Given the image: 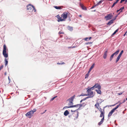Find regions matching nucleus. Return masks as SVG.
<instances>
[{"label":"nucleus","mask_w":127,"mask_h":127,"mask_svg":"<svg viewBox=\"0 0 127 127\" xmlns=\"http://www.w3.org/2000/svg\"><path fill=\"white\" fill-rule=\"evenodd\" d=\"M75 112H77V116L76 117V118H77L79 115V112L77 110V109L76 110H75Z\"/></svg>","instance_id":"7c9ffc66"},{"label":"nucleus","mask_w":127,"mask_h":127,"mask_svg":"<svg viewBox=\"0 0 127 127\" xmlns=\"http://www.w3.org/2000/svg\"><path fill=\"white\" fill-rule=\"evenodd\" d=\"M71 112H75V110H71Z\"/></svg>","instance_id":"338daca9"},{"label":"nucleus","mask_w":127,"mask_h":127,"mask_svg":"<svg viewBox=\"0 0 127 127\" xmlns=\"http://www.w3.org/2000/svg\"><path fill=\"white\" fill-rule=\"evenodd\" d=\"M78 105L79 106V107L80 108L82 107V103H80L78 104Z\"/></svg>","instance_id":"de8ad7c7"},{"label":"nucleus","mask_w":127,"mask_h":127,"mask_svg":"<svg viewBox=\"0 0 127 127\" xmlns=\"http://www.w3.org/2000/svg\"><path fill=\"white\" fill-rule=\"evenodd\" d=\"M68 20L69 21H71V18H70V17H69V19H68Z\"/></svg>","instance_id":"6e6d98bb"},{"label":"nucleus","mask_w":127,"mask_h":127,"mask_svg":"<svg viewBox=\"0 0 127 127\" xmlns=\"http://www.w3.org/2000/svg\"><path fill=\"white\" fill-rule=\"evenodd\" d=\"M78 104H77L76 105H71V108H73V107H78Z\"/></svg>","instance_id":"c85d7f7f"},{"label":"nucleus","mask_w":127,"mask_h":127,"mask_svg":"<svg viewBox=\"0 0 127 127\" xmlns=\"http://www.w3.org/2000/svg\"><path fill=\"white\" fill-rule=\"evenodd\" d=\"M99 85H100L98 84V83H96L91 88H87L88 89V91L89 92V91L93 90L95 88H97L98 87H97L98 86H99Z\"/></svg>","instance_id":"39448f33"},{"label":"nucleus","mask_w":127,"mask_h":127,"mask_svg":"<svg viewBox=\"0 0 127 127\" xmlns=\"http://www.w3.org/2000/svg\"><path fill=\"white\" fill-rule=\"evenodd\" d=\"M97 109L99 110V111L100 112L103 111H102V109L101 107H99V108H98V109Z\"/></svg>","instance_id":"49530a36"},{"label":"nucleus","mask_w":127,"mask_h":127,"mask_svg":"<svg viewBox=\"0 0 127 127\" xmlns=\"http://www.w3.org/2000/svg\"><path fill=\"white\" fill-rule=\"evenodd\" d=\"M79 5L82 9L84 10H87V8L84 6L81 2H80L79 3Z\"/></svg>","instance_id":"f8f14e48"},{"label":"nucleus","mask_w":127,"mask_h":127,"mask_svg":"<svg viewBox=\"0 0 127 127\" xmlns=\"http://www.w3.org/2000/svg\"><path fill=\"white\" fill-rule=\"evenodd\" d=\"M90 73H88H88H87L86 74L85 76V79L87 78L89 75V74Z\"/></svg>","instance_id":"bb28decb"},{"label":"nucleus","mask_w":127,"mask_h":127,"mask_svg":"<svg viewBox=\"0 0 127 127\" xmlns=\"http://www.w3.org/2000/svg\"><path fill=\"white\" fill-rule=\"evenodd\" d=\"M117 104H116V103L115 104H114L112 105L111 106H115Z\"/></svg>","instance_id":"e2e57ef3"},{"label":"nucleus","mask_w":127,"mask_h":127,"mask_svg":"<svg viewBox=\"0 0 127 127\" xmlns=\"http://www.w3.org/2000/svg\"><path fill=\"white\" fill-rule=\"evenodd\" d=\"M68 13L70 14L68 11L66 12H64L62 14L61 16L62 18H63V19L65 20V19L67 17Z\"/></svg>","instance_id":"20e7f679"},{"label":"nucleus","mask_w":127,"mask_h":127,"mask_svg":"<svg viewBox=\"0 0 127 127\" xmlns=\"http://www.w3.org/2000/svg\"><path fill=\"white\" fill-rule=\"evenodd\" d=\"M75 95H74L73 96H71L67 100L69 101H73V100L75 98Z\"/></svg>","instance_id":"ddd939ff"},{"label":"nucleus","mask_w":127,"mask_h":127,"mask_svg":"<svg viewBox=\"0 0 127 127\" xmlns=\"http://www.w3.org/2000/svg\"><path fill=\"white\" fill-rule=\"evenodd\" d=\"M123 93V92H121L120 93L118 94L119 95H122Z\"/></svg>","instance_id":"09e8293b"},{"label":"nucleus","mask_w":127,"mask_h":127,"mask_svg":"<svg viewBox=\"0 0 127 127\" xmlns=\"http://www.w3.org/2000/svg\"><path fill=\"white\" fill-rule=\"evenodd\" d=\"M87 92L88 93V94H87V96H92V95H93L94 93L93 91H89L88 92V90L87 91Z\"/></svg>","instance_id":"9b49d317"},{"label":"nucleus","mask_w":127,"mask_h":127,"mask_svg":"<svg viewBox=\"0 0 127 127\" xmlns=\"http://www.w3.org/2000/svg\"><path fill=\"white\" fill-rule=\"evenodd\" d=\"M124 1L122 0H121L120 1V3H122V2H123Z\"/></svg>","instance_id":"680f3d73"},{"label":"nucleus","mask_w":127,"mask_h":127,"mask_svg":"<svg viewBox=\"0 0 127 127\" xmlns=\"http://www.w3.org/2000/svg\"><path fill=\"white\" fill-rule=\"evenodd\" d=\"M33 114L31 110L27 112L25 114V115L27 117H28L29 118H31L33 116Z\"/></svg>","instance_id":"423d86ee"},{"label":"nucleus","mask_w":127,"mask_h":127,"mask_svg":"<svg viewBox=\"0 0 127 127\" xmlns=\"http://www.w3.org/2000/svg\"><path fill=\"white\" fill-rule=\"evenodd\" d=\"M83 39H84L85 41H88V37H86Z\"/></svg>","instance_id":"c03bdc74"},{"label":"nucleus","mask_w":127,"mask_h":127,"mask_svg":"<svg viewBox=\"0 0 127 127\" xmlns=\"http://www.w3.org/2000/svg\"><path fill=\"white\" fill-rule=\"evenodd\" d=\"M124 52V51L123 50H122L120 53L118 55V56L119 57H121L122 54Z\"/></svg>","instance_id":"c756f323"},{"label":"nucleus","mask_w":127,"mask_h":127,"mask_svg":"<svg viewBox=\"0 0 127 127\" xmlns=\"http://www.w3.org/2000/svg\"><path fill=\"white\" fill-rule=\"evenodd\" d=\"M119 30V29L118 28L111 35V36L110 37H111L112 36L114 35H115L116 32H118V30Z\"/></svg>","instance_id":"4be33fe9"},{"label":"nucleus","mask_w":127,"mask_h":127,"mask_svg":"<svg viewBox=\"0 0 127 127\" xmlns=\"http://www.w3.org/2000/svg\"><path fill=\"white\" fill-rule=\"evenodd\" d=\"M108 52V51L107 50L106 51L104 52V54H107V53Z\"/></svg>","instance_id":"5fc2aeb1"},{"label":"nucleus","mask_w":127,"mask_h":127,"mask_svg":"<svg viewBox=\"0 0 127 127\" xmlns=\"http://www.w3.org/2000/svg\"><path fill=\"white\" fill-rule=\"evenodd\" d=\"M27 10L30 12H32L33 10L34 12L36 11V9L31 4H29L27 6Z\"/></svg>","instance_id":"f03ea898"},{"label":"nucleus","mask_w":127,"mask_h":127,"mask_svg":"<svg viewBox=\"0 0 127 127\" xmlns=\"http://www.w3.org/2000/svg\"><path fill=\"white\" fill-rule=\"evenodd\" d=\"M119 105H118L117 106H116L114 108H113V109H114L115 110H116V109H117L120 106Z\"/></svg>","instance_id":"c9c22d12"},{"label":"nucleus","mask_w":127,"mask_h":127,"mask_svg":"<svg viewBox=\"0 0 127 127\" xmlns=\"http://www.w3.org/2000/svg\"><path fill=\"white\" fill-rule=\"evenodd\" d=\"M113 17V15L111 13L107 14L104 17V18L106 21H108L112 19Z\"/></svg>","instance_id":"7ed1b4c3"},{"label":"nucleus","mask_w":127,"mask_h":127,"mask_svg":"<svg viewBox=\"0 0 127 127\" xmlns=\"http://www.w3.org/2000/svg\"><path fill=\"white\" fill-rule=\"evenodd\" d=\"M95 106L97 109H98V107L99 106V103L97 102L95 105Z\"/></svg>","instance_id":"b1692460"},{"label":"nucleus","mask_w":127,"mask_h":127,"mask_svg":"<svg viewBox=\"0 0 127 127\" xmlns=\"http://www.w3.org/2000/svg\"><path fill=\"white\" fill-rule=\"evenodd\" d=\"M67 29L68 30L71 32L73 30V27H70L69 26H67Z\"/></svg>","instance_id":"412c9836"},{"label":"nucleus","mask_w":127,"mask_h":127,"mask_svg":"<svg viewBox=\"0 0 127 127\" xmlns=\"http://www.w3.org/2000/svg\"><path fill=\"white\" fill-rule=\"evenodd\" d=\"M107 54H104L103 55V58L104 59H105L107 57Z\"/></svg>","instance_id":"e433bc0d"},{"label":"nucleus","mask_w":127,"mask_h":127,"mask_svg":"<svg viewBox=\"0 0 127 127\" xmlns=\"http://www.w3.org/2000/svg\"><path fill=\"white\" fill-rule=\"evenodd\" d=\"M82 107H84L86 105V104L84 102H83L82 103Z\"/></svg>","instance_id":"a19ab883"},{"label":"nucleus","mask_w":127,"mask_h":127,"mask_svg":"<svg viewBox=\"0 0 127 127\" xmlns=\"http://www.w3.org/2000/svg\"><path fill=\"white\" fill-rule=\"evenodd\" d=\"M113 58H112V57H110V59H109V60H110V61H112V59Z\"/></svg>","instance_id":"3c124183"},{"label":"nucleus","mask_w":127,"mask_h":127,"mask_svg":"<svg viewBox=\"0 0 127 127\" xmlns=\"http://www.w3.org/2000/svg\"><path fill=\"white\" fill-rule=\"evenodd\" d=\"M124 8V6L121 7L119 9H118L117 10L116 12H118L119 11H120V12H122Z\"/></svg>","instance_id":"6ab92c4d"},{"label":"nucleus","mask_w":127,"mask_h":127,"mask_svg":"<svg viewBox=\"0 0 127 127\" xmlns=\"http://www.w3.org/2000/svg\"><path fill=\"white\" fill-rule=\"evenodd\" d=\"M92 38V37H88V41L90 40Z\"/></svg>","instance_id":"bf43d9fd"},{"label":"nucleus","mask_w":127,"mask_h":127,"mask_svg":"<svg viewBox=\"0 0 127 127\" xmlns=\"http://www.w3.org/2000/svg\"><path fill=\"white\" fill-rule=\"evenodd\" d=\"M59 34H64V33L62 32H61V31H60L59 32Z\"/></svg>","instance_id":"8fccbe9b"},{"label":"nucleus","mask_w":127,"mask_h":127,"mask_svg":"<svg viewBox=\"0 0 127 127\" xmlns=\"http://www.w3.org/2000/svg\"><path fill=\"white\" fill-rule=\"evenodd\" d=\"M92 42H89L87 43H85V44L87 45H91L92 43Z\"/></svg>","instance_id":"79ce46f5"},{"label":"nucleus","mask_w":127,"mask_h":127,"mask_svg":"<svg viewBox=\"0 0 127 127\" xmlns=\"http://www.w3.org/2000/svg\"><path fill=\"white\" fill-rule=\"evenodd\" d=\"M57 97V96H55L53 97H52V98H51L50 101H51L53 100H54L55 99V98Z\"/></svg>","instance_id":"58836bf2"},{"label":"nucleus","mask_w":127,"mask_h":127,"mask_svg":"<svg viewBox=\"0 0 127 127\" xmlns=\"http://www.w3.org/2000/svg\"><path fill=\"white\" fill-rule=\"evenodd\" d=\"M98 87L97 88L98 89V90L96 89L95 90V91L97 92L98 94L101 95V92L100 90L101 88V86L99 85V86H98L97 87Z\"/></svg>","instance_id":"6e6552de"},{"label":"nucleus","mask_w":127,"mask_h":127,"mask_svg":"<svg viewBox=\"0 0 127 127\" xmlns=\"http://www.w3.org/2000/svg\"><path fill=\"white\" fill-rule=\"evenodd\" d=\"M104 118H102L101 120L98 123V125L100 126L102 124L104 120Z\"/></svg>","instance_id":"2eb2a0df"},{"label":"nucleus","mask_w":127,"mask_h":127,"mask_svg":"<svg viewBox=\"0 0 127 127\" xmlns=\"http://www.w3.org/2000/svg\"><path fill=\"white\" fill-rule=\"evenodd\" d=\"M86 99L85 98H84L83 99H82L80 101V103H81L82 101H85L86 100Z\"/></svg>","instance_id":"a18cd8bd"},{"label":"nucleus","mask_w":127,"mask_h":127,"mask_svg":"<svg viewBox=\"0 0 127 127\" xmlns=\"http://www.w3.org/2000/svg\"><path fill=\"white\" fill-rule=\"evenodd\" d=\"M71 116H72V115H69L68 116V117L69 118H71Z\"/></svg>","instance_id":"052dcab7"},{"label":"nucleus","mask_w":127,"mask_h":127,"mask_svg":"<svg viewBox=\"0 0 127 127\" xmlns=\"http://www.w3.org/2000/svg\"><path fill=\"white\" fill-rule=\"evenodd\" d=\"M95 65V63H94L90 67L88 71V73H90L91 70L93 69V68L94 67V66Z\"/></svg>","instance_id":"4468645a"},{"label":"nucleus","mask_w":127,"mask_h":127,"mask_svg":"<svg viewBox=\"0 0 127 127\" xmlns=\"http://www.w3.org/2000/svg\"><path fill=\"white\" fill-rule=\"evenodd\" d=\"M114 55L113 54H112L111 55V56H110V57H112V58H113V57H114Z\"/></svg>","instance_id":"13d9d810"},{"label":"nucleus","mask_w":127,"mask_h":127,"mask_svg":"<svg viewBox=\"0 0 127 127\" xmlns=\"http://www.w3.org/2000/svg\"><path fill=\"white\" fill-rule=\"evenodd\" d=\"M2 54L4 57L5 58L4 59V61L5 65L6 66L8 64V61L7 60L6 58H7L8 57V54L7 53H6V47L5 44H4L3 45Z\"/></svg>","instance_id":"f257e3e1"},{"label":"nucleus","mask_w":127,"mask_h":127,"mask_svg":"<svg viewBox=\"0 0 127 127\" xmlns=\"http://www.w3.org/2000/svg\"><path fill=\"white\" fill-rule=\"evenodd\" d=\"M120 101H119L118 102H117L116 103V104H117L120 103Z\"/></svg>","instance_id":"0e129e2a"},{"label":"nucleus","mask_w":127,"mask_h":127,"mask_svg":"<svg viewBox=\"0 0 127 127\" xmlns=\"http://www.w3.org/2000/svg\"><path fill=\"white\" fill-rule=\"evenodd\" d=\"M127 31L126 32H125V33L124 34V35H123V36H125V35H126V33H127Z\"/></svg>","instance_id":"69168bd1"},{"label":"nucleus","mask_w":127,"mask_h":127,"mask_svg":"<svg viewBox=\"0 0 127 127\" xmlns=\"http://www.w3.org/2000/svg\"><path fill=\"white\" fill-rule=\"evenodd\" d=\"M126 99L124 100L122 102V103H124L126 101Z\"/></svg>","instance_id":"4d7b16f0"},{"label":"nucleus","mask_w":127,"mask_h":127,"mask_svg":"<svg viewBox=\"0 0 127 127\" xmlns=\"http://www.w3.org/2000/svg\"><path fill=\"white\" fill-rule=\"evenodd\" d=\"M71 105L70 106H65V107H64L63 108V109L64 110V109H66V108H71Z\"/></svg>","instance_id":"72a5a7b5"},{"label":"nucleus","mask_w":127,"mask_h":127,"mask_svg":"<svg viewBox=\"0 0 127 127\" xmlns=\"http://www.w3.org/2000/svg\"><path fill=\"white\" fill-rule=\"evenodd\" d=\"M33 114L36 111V109L34 108L33 109V110H31Z\"/></svg>","instance_id":"473e14b6"},{"label":"nucleus","mask_w":127,"mask_h":127,"mask_svg":"<svg viewBox=\"0 0 127 127\" xmlns=\"http://www.w3.org/2000/svg\"><path fill=\"white\" fill-rule=\"evenodd\" d=\"M119 0H116L115 2L113 3L112 5L111 6V8H113L114 6L115 5L118 3V1Z\"/></svg>","instance_id":"aec40b11"},{"label":"nucleus","mask_w":127,"mask_h":127,"mask_svg":"<svg viewBox=\"0 0 127 127\" xmlns=\"http://www.w3.org/2000/svg\"><path fill=\"white\" fill-rule=\"evenodd\" d=\"M101 113L100 114V115L99 117H102V118H104V109H103V111H101V112H100Z\"/></svg>","instance_id":"9d476101"},{"label":"nucleus","mask_w":127,"mask_h":127,"mask_svg":"<svg viewBox=\"0 0 127 127\" xmlns=\"http://www.w3.org/2000/svg\"><path fill=\"white\" fill-rule=\"evenodd\" d=\"M119 51V49H118L117 50L116 52H115L113 54L114 55H115V56L118 53Z\"/></svg>","instance_id":"5701e85b"},{"label":"nucleus","mask_w":127,"mask_h":127,"mask_svg":"<svg viewBox=\"0 0 127 127\" xmlns=\"http://www.w3.org/2000/svg\"><path fill=\"white\" fill-rule=\"evenodd\" d=\"M121 57H119L118 56V57L116 59V63H117L118 62V61H119V60L120 58Z\"/></svg>","instance_id":"cd10ccee"},{"label":"nucleus","mask_w":127,"mask_h":127,"mask_svg":"<svg viewBox=\"0 0 127 127\" xmlns=\"http://www.w3.org/2000/svg\"><path fill=\"white\" fill-rule=\"evenodd\" d=\"M114 22V21L112 19L110 20L106 24L107 25H108L109 26L111 24H112Z\"/></svg>","instance_id":"f3484780"},{"label":"nucleus","mask_w":127,"mask_h":127,"mask_svg":"<svg viewBox=\"0 0 127 127\" xmlns=\"http://www.w3.org/2000/svg\"><path fill=\"white\" fill-rule=\"evenodd\" d=\"M69 114V111L67 110H66L64 112V115L65 116H67Z\"/></svg>","instance_id":"a211bd4d"},{"label":"nucleus","mask_w":127,"mask_h":127,"mask_svg":"<svg viewBox=\"0 0 127 127\" xmlns=\"http://www.w3.org/2000/svg\"><path fill=\"white\" fill-rule=\"evenodd\" d=\"M87 96V94H83L82 93L80 95H78L77 96L78 97H80V96Z\"/></svg>","instance_id":"393cba45"},{"label":"nucleus","mask_w":127,"mask_h":127,"mask_svg":"<svg viewBox=\"0 0 127 127\" xmlns=\"http://www.w3.org/2000/svg\"><path fill=\"white\" fill-rule=\"evenodd\" d=\"M98 5L97 3L96 4L92 6L91 7V8H90V9H93V8H94V7H96V6H97Z\"/></svg>","instance_id":"4c0bfd02"},{"label":"nucleus","mask_w":127,"mask_h":127,"mask_svg":"<svg viewBox=\"0 0 127 127\" xmlns=\"http://www.w3.org/2000/svg\"><path fill=\"white\" fill-rule=\"evenodd\" d=\"M117 17V15H116V16H115V17H113V18L112 19L113 20V21H114L116 19V18Z\"/></svg>","instance_id":"37998d69"},{"label":"nucleus","mask_w":127,"mask_h":127,"mask_svg":"<svg viewBox=\"0 0 127 127\" xmlns=\"http://www.w3.org/2000/svg\"><path fill=\"white\" fill-rule=\"evenodd\" d=\"M94 96V95H92V96H87V97H86L85 98L86 99H88L89 98L93 97Z\"/></svg>","instance_id":"a878e982"},{"label":"nucleus","mask_w":127,"mask_h":127,"mask_svg":"<svg viewBox=\"0 0 127 127\" xmlns=\"http://www.w3.org/2000/svg\"><path fill=\"white\" fill-rule=\"evenodd\" d=\"M62 6H53V7L57 9H62Z\"/></svg>","instance_id":"dca6fc26"},{"label":"nucleus","mask_w":127,"mask_h":127,"mask_svg":"<svg viewBox=\"0 0 127 127\" xmlns=\"http://www.w3.org/2000/svg\"><path fill=\"white\" fill-rule=\"evenodd\" d=\"M46 111V110H45L42 113V114H43Z\"/></svg>","instance_id":"774afa93"},{"label":"nucleus","mask_w":127,"mask_h":127,"mask_svg":"<svg viewBox=\"0 0 127 127\" xmlns=\"http://www.w3.org/2000/svg\"><path fill=\"white\" fill-rule=\"evenodd\" d=\"M55 17L57 18L58 19L57 21L58 22L65 21V20H64L63 19V18H62V17H60L59 14H58L57 16H56Z\"/></svg>","instance_id":"0eeeda50"},{"label":"nucleus","mask_w":127,"mask_h":127,"mask_svg":"<svg viewBox=\"0 0 127 127\" xmlns=\"http://www.w3.org/2000/svg\"><path fill=\"white\" fill-rule=\"evenodd\" d=\"M115 110H114V109H113L112 110H111V111L109 112V114H108V117H110L113 114V113L115 111Z\"/></svg>","instance_id":"1a4fd4ad"},{"label":"nucleus","mask_w":127,"mask_h":127,"mask_svg":"<svg viewBox=\"0 0 127 127\" xmlns=\"http://www.w3.org/2000/svg\"><path fill=\"white\" fill-rule=\"evenodd\" d=\"M65 64V63L64 62H61L60 63L58 62L57 63V64L59 65L63 64Z\"/></svg>","instance_id":"2f4dec72"},{"label":"nucleus","mask_w":127,"mask_h":127,"mask_svg":"<svg viewBox=\"0 0 127 127\" xmlns=\"http://www.w3.org/2000/svg\"><path fill=\"white\" fill-rule=\"evenodd\" d=\"M2 13V12L1 10H0V15H1Z\"/></svg>","instance_id":"864d4df0"},{"label":"nucleus","mask_w":127,"mask_h":127,"mask_svg":"<svg viewBox=\"0 0 127 127\" xmlns=\"http://www.w3.org/2000/svg\"><path fill=\"white\" fill-rule=\"evenodd\" d=\"M8 80L9 81V83L10 82V78H9V76H8Z\"/></svg>","instance_id":"603ef678"},{"label":"nucleus","mask_w":127,"mask_h":127,"mask_svg":"<svg viewBox=\"0 0 127 127\" xmlns=\"http://www.w3.org/2000/svg\"><path fill=\"white\" fill-rule=\"evenodd\" d=\"M104 0H101L98 2L97 3L98 5L101 3Z\"/></svg>","instance_id":"f704fd0d"},{"label":"nucleus","mask_w":127,"mask_h":127,"mask_svg":"<svg viewBox=\"0 0 127 127\" xmlns=\"http://www.w3.org/2000/svg\"><path fill=\"white\" fill-rule=\"evenodd\" d=\"M73 101H69V102L70 103V104H69V103L68 104V105L70 106L71 104V105H73Z\"/></svg>","instance_id":"ea45409f"}]
</instances>
